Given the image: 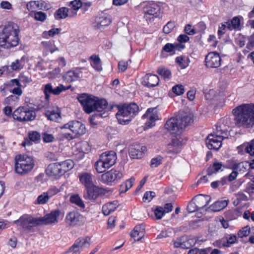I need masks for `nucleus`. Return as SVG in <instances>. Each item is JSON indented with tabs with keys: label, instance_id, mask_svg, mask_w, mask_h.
Instances as JSON below:
<instances>
[{
	"label": "nucleus",
	"instance_id": "21",
	"mask_svg": "<svg viewBox=\"0 0 254 254\" xmlns=\"http://www.w3.org/2000/svg\"><path fill=\"white\" fill-rule=\"evenodd\" d=\"M211 199V197L208 195H204L202 194L196 195L194 197L193 200H194L197 207L199 209H202L205 206H207Z\"/></svg>",
	"mask_w": 254,
	"mask_h": 254
},
{
	"label": "nucleus",
	"instance_id": "64",
	"mask_svg": "<svg viewBox=\"0 0 254 254\" xmlns=\"http://www.w3.org/2000/svg\"><path fill=\"white\" fill-rule=\"evenodd\" d=\"M245 151L251 156H254V139L246 147Z\"/></svg>",
	"mask_w": 254,
	"mask_h": 254
},
{
	"label": "nucleus",
	"instance_id": "27",
	"mask_svg": "<svg viewBox=\"0 0 254 254\" xmlns=\"http://www.w3.org/2000/svg\"><path fill=\"white\" fill-rule=\"evenodd\" d=\"M111 23L110 16L103 15L97 18L95 21L94 27L96 29H101L104 27L107 26Z\"/></svg>",
	"mask_w": 254,
	"mask_h": 254
},
{
	"label": "nucleus",
	"instance_id": "17",
	"mask_svg": "<svg viewBox=\"0 0 254 254\" xmlns=\"http://www.w3.org/2000/svg\"><path fill=\"white\" fill-rule=\"evenodd\" d=\"M100 158L102 160V161L104 162L106 165V167L109 168L115 164L117 160V155L115 151H110L102 154Z\"/></svg>",
	"mask_w": 254,
	"mask_h": 254
},
{
	"label": "nucleus",
	"instance_id": "10",
	"mask_svg": "<svg viewBox=\"0 0 254 254\" xmlns=\"http://www.w3.org/2000/svg\"><path fill=\"white\" fill-rule=\"evenodd\" d=\"M61 129H68L73 133L76 137L83 135L86 132L85 126L80 122L72 121L60 127Z\"/></svg>",
	"mask_w": 254,
	"mask_h": 254
},
{
	"label": "nucleus",
	"instance_id": "45",
	"mask_svg": "<svg viewBox=\"0 0 254 254\" xmlns=\"http://www.w3.org/2000/svg\"><path fill=\"white\" fill-rule=\"evenodd\" d=\"M70 200L71 203L76 204L79 207L82 208H85V204L79 195H74L71 196Z\"/></svg>",
	"mask_w": 254,
	"mask_h": 254
},
{
	"label": "nucleus",
	"instance_id": "22",
	"mask_svg": "<svg viewBox=\"0 0 254 254\" xmlns=\"http://www.w3.org/2000/svg\"><path fill=\"white\" fill-rule=\"evenodd\" d=\"M45 115L48 119L50 121L60 122L61 120V112L58 107L55 109L46 110Z\"/></svg>",
	"mask_w": 254,
	"mask_h": 254
},
{
	"label": "nucleus",
	"instance_id": "13",
	"mask_svg": "<svg viewBox=\"0 0 254 254\" xmlns=\"http://www.w3.org/2000/svg\"><path fill=\"white\" fill-rule=\"evenodd\" d=\"M226 137L227 136L211 133L207 136L206 139V146L209 149L218 150L222 146V141L226 139Z\"/></svg>",
	"mask_w": 254,
	"mask_h": 254
},
{
	"label": "nucleus",
	"instance_id": "36",
	"mask_svg": "<svg viewBox=\"0 0 254 254\" xmlns=\"http://www.w3.org/2000/svg\"><path fill=\"white\" fill-rule=\"evenodd\" d=\"M59 163L63 175H64L67 171L71 169L74 165L73 162L70 159H68Z\"/></svg>",
	"mask_w": 254,
	"mask_h": 254
},
{
	"label": "nucleus",
	"instance_id": "62",
	"mask_svg": "<svg viewBox=\"0 0 254 254\" xmlns=\"http://www.w3.org/2000/svg\"><path fill=\"white\" fill-rule=\"evenodd\" d=\"M47 17L46 14L42 11H37L34 14V18L38 21H44Z\"/></svg>",
	"mask_w": 254,
	"mask_h": 254
},
{
	"label": "nucleus",
	"instance_id": "51",
	"mask_svg": "<svg viewBox=\"0 0 254 254\" xmlns=\"http://www.w3.org/2000/svg\"><path fill=\"white\" fill-rule=\"evenodd\" d=\"M186 59L184 56L178 57L176 59V62L178 63L182 68H185L188 65V63L186 61Z\"/></svg>",
	"mask_w": 254,
	"mask_h": 254
},
{
	"label": "nucleus",
	"instance_id": "34",
	"mask_svg": "<svg viewBox=\"0 0 254 254\" xmlns=\"http://www.w3.org/2000/svg\"><path fill=\"white\" fill-rule=\"evenodd\" d=\"M90 59L92 61L91 65L94 69L97 71H101L102 70L101 62L99 56L93 55L90 57Z\"/></svg>",
	"mask_w": 254,
	"mask_h": 254
},
{
	"label": "nucleus",
	"instance_id": "57",
	"mask_svg": "<svg viewBox=\"0 0 254 254\" xmlns=\"http://www.w3.org/2000/svg\"><path fill=\"white\" fill-rule=\"evenodd\" d=\"M194 200H192L188 204L187 206V210L190 213L194 212L199 210V208L197 207V205L195 201H193Z\"/></svg>",
	"mask_w": 254,
	"mask_h": 254
},
{
	"label": "nucleus",
	"instance_id": "54",
	"mask_svg": "<svg viewBox=\"0 0 254 254\" xmlns=\"http://www.w3.org/2000/svg\"><path fill=\"white\" fill-rule=\"evenodd\" d=\"M69 6L71 7V9H69V10L71 9L77 10L81 8L82 1L81 0H74L70 2Z\"/></svg>",
	"mask_w": 254,
	"mask_h": 254
},
{
	"label": "nucleus",
	"instance_id": "18",
	"mask_svg": "<svg viewBox=\"0 0 254 254\" xmlns=\"http://www.w3.org/2000/svg\"><path fill=\"white\" fill-rule=\"evenodd\" d=\"M159 79L155 74L147 73L142 78L141 83L148 87H153L158 85Z\"/></svg>",
	"mask_w": 254,
	"mask_h": 254
},
{
	"label": "nucleus",
	"instance_id": "11",
	"mask_svg": "<svg viewBox=\"0 0 254 254\" xmlns=\"http://www.w3.org/2000/svg\"><path fill=\"white\" fill-rule=\"evenodd\" d=\"M71 85L65 86L62 84H60L59 86L55 88H53L52 83H47L43 86V91L44 92L45 99L49 100L50 98V95L53 94L55 96L60 95L63 91L70 89Z\"/></svg>",
	"mask_w": 254,
	"mask_h": 254
},
{
	"label": "nucleus",
	"instance_id": "28",
	"mask_svg": "<svg viewBox=\"0 0 254 254\" xmlns=\"http://www.w3.org/2000/svg\"><path fill=\"white\" fill-rule=\"evenodd\" d=\"M106 110H95L96 112L89 118L90 123L97 125L96 122H98L100 118H106L108 116V113L105 111Z\"/></svg>",
	"mask_w": 254,
	"mask_h": 254
},
{
	"label": "nucleus",
	"instance_id": "1",
	"mask_svg": "<svg viewBox=\"0 0 254 254\" xmlns=\"http://www.w3.org/2000/svg\"><path fill=\"white\" fill-rule=\"evenodd\" d=\"M19 29L16 24L9 22L4 26H0V47L9 49L19 43Z\"/></svg>",
	"mask_w": 254,
	"mask_h": 254
},
{
	"label": "nucleus",
	"instance_id": "32",
	"mask_svg": "<svg viewBox=\"0 0 254 254\" xmlns=\"http://www.w3.org/2000/svg\"><path fill=\"white\" fill-rule=\"evenodd\" d=\"M229 200H218L212 204L210 208L214 212H218L225 208Z\"/></svg>",
	"mask_w": 254,
	"mask_h": 254
},
{
	"label": "nucleus",
	"instance_id": "16",
	"mask_svg": "<svg viewBox=\"0 0 254 254\" xmlns=\"http://www.w3.org/2000/svg\"><path fill=\"white\" fill-rule=\"evenodd\" d=\"M61 213L60 210H55L52 211L50 214L45 215L44 217H39L40 225L57 223L58 222V217Z\"/></svg>",
	"mask_w": 254,
	"mask_h": 254
},
{
	"label": "nucleus",
	"instance_id": "52",
	"mask_svg": "<svg viewBox=\"0 0 254 254\" xmlns=\"http://www.w3.org/2000/svg\"><path fill=\"white\" fill-rule=\"evenodd\" d=\"M60 136L61 140H64V139L70 140L77 138L75 135L70 131L69 132L63 131L60 133Z\"/></svg>",
	"mask_w": 254,
	"mask_h": 254
},
{
	"label": "nucleus",
	"instance_id": "60",
	"mask_svg": "<svg viewBox=\"0 0 254 254\" xmlns=\"http://www.w3.org/2000/svg\"><path fill=\"white\" fill-rule=\"evenodd\" d=\"M186 236H183L180 238H177L174 243L175 248H180L184 249V240H186Z\"/></svg>",
	"mask_w": 254,
	"mask_h": 254
},
{
	"label": "nucleus",
	"instance_id": "49",
	"mask_svg": "<svg viewBox=\"0 0 254 254\" xmlns=\"http://www.w3.org/2000/svg\"><path fill=\"white\" fill-rule=\"evenodd\" d=\"M240 26V20L237 17H234L231 22V24H228L227 28L229 30H231L232 28L236 29Z\"/></svg>",
	"mask_w": 254,
	"mask_h": 254
},
{
	"label": "nucleus",
	"instance_id": "50",
	"mask_svg": "<svg viewBox=\"0 0 254 254\" xmlns=\"http://www.w3.org/2000/svg\"><path fill=\"white\" fill-rule=\"evenodd\" d=\"M154 216L156 220L161 219L163 215L165 214V212L163 210V208L161 206H158L154 210Z\"/></svg>",
	"mask_w": 254,
	"mask_h": 254
},
{
	"label": "nucleus",
	"instance_id": "3",
	"mask_svg": "<svg viewBox=\"0 0 254 254\" xmlns=\"http://www.w3.org/2000/svg\"><path fill=\"white\" fill-rule=\"evenodd\" d=\"M77 99L87 114H90L95 110H106L108 107V103L105 99H99L86 93L79 95Z\"/></svg>",
	"mask_w": 254,
	"mask_h": 254
},
{
	"label": "nucleus",
	"instance_id": "2",
	"mask_svg": "<svg viewBox=\"0 0 254 254\" xmlns=\"http://www.w3.org/2000/svg\"><path fill=\"white\" fill-rule=\"evenodd\" d=\"M238 127H250L254 125V104H243L233 110Z\"/></svg>",
	"mask_w": 254,
	"mask_h": 254
},
{
	"label": "nucleus",
	"instance_id": "42",
	"mask_svg": "<svg viewBox=\"0 0 254 254\" xmlns=\"http://www.w3.org/2000/svg\"><path fill=\"white\" fill-rule=\"evenodd\" d=\"M222 164L220 162H214L212 166H210L207 170V175H211L212 174L217 172L222 167Z\"/></svg>",
	"mask_w": 254,
	"mask_h": 254
},
{
	"label": "nucleus",
	"instance_id": "46",
	"mask_svg": "<svg viewBox=\"0 0 254 254\" xmlns=\"http://www.w3.org/2000/svg\"><path fill=\"white\" fill-rule=\"evenodd\" d=\"M157 72L161 75L165 79H169L171 77V71L165 68L159 67L157 69Z\"/></svg>",
	"mask_w": 254,
	"mask_h": 254
},
{
	"label": "nucleus",
	"instance_id": "30",
	"mask_svg": "<svg viewBox=\"0 0 254 254\" xmlns=\"http://www.w3.org/2000/svg\"><path fill=\"white\" fill-rule=\"evenodd\" d=\"M156 112V108H149L148 109L146 113L143 115V117L147 116L148 117L149 121L147 122L146 125L149 127L153 126L152 124L158 119V116L155 114Z\"/></svg>",
	"mask_w": 254,
	"mask_h": 254
},
{
	"label": "nucleus",
	"instance_id": "43",
	"mask_svg": "<svg viewBox=\"0 0 254 254\" xmlns=\"http://www.w3.org/2000/svg\"><path fill=\"white\" fill-rule=\"evenodd\" d=\"M110 173L113 183L118 181L123 177V173L119 171L112 169L110 170Z\"/></svg>",
	"mask_w": 254,
	"mask_h": 254
},
{
	"label": "nucleus",
	"instance_id": "40",
	"mask_svg": "<svg viewBox=\"0 0 254 254\" xmlns=\"http://www.w3.org/2000/svg\"><path fill=\"white\" fill-rule=\"evenodd\" d=\"M186 240H184V249H189L195 245L197 240L192 236H186Z\"/></svg>",
	"mask_w": 254,
	"mask_h": 254
},
{
	"label": "nucleus",
	"instance_id": "8",
	"mask_svg": "<svg viewBox=\"0 0 254 254\" xmlns=\"http://www.w3.org/2000/svg\"><path fill=\"white\" fill-rule=\"evenodd\" d=\"M12 117L20 122L30 121L35 118V113L27 110L25 106L20 107L14 111Z\"/></svg>",
	"mask_w": 254,
	"mask_h": 254
},
{
	"label": "nucleus",
	"instance_id": "26",
	"mask_svg": "<svg viewBox=\"0 0 254 254\" xmlns=\"http://www.w3.org/2000/svg\"><path fill=\"white\" fill-rule=\"evenodd\" d=\"M80 74H81V72L78 69L75 70H69L63 75V78L64 81L67 82H71L80 78Z\"/></svg>",
	"mask_w": 254,
	"mask_h": 254
},
{
	"label": "nucleus",
	"instance_id": "37",
	"mask_svg": "<svg viewBox=\"0 0 254 254\" xmlns=\"http://www.w3.org/2000/svg\"><path fill=\"white\" fill-rule=\"evenodd\" d=\"M32 4L36 5L37 8L42 10L48 9L50 6L45 1L43 0L31 1L28 3L27 4L28 8H29V5Z\"/></svg>",
	"mask_w": 254,
	"mask_h": 254
},
{
	"label": "nucleus",
	"instance_id": "56",
	"mask_svg": "<svg viewBox=\"0 0 254 254\" xmlns=\"http://www.w3.org/2000/svg\"><path fill=\"white\" fill-rule=\"evenodd\" d=\"M175 27V23L172 21H169L164 26L163 29V32L165 34H169Z\"/></svg>",
	"mask_w": 254,
	"mask_h": 254
},
{
	"label": "nucleus",
	"instance_id": "4",
	"mask_svg": "<svg viewBox=\"0 0 254 254\" xmlns=\"http://www.w3.org/2000/svg\"><path fill=\"white\" fill-rule=\"evenodd\" d=\"M192 122V116L186 114L180 116L172 117L168 119L166 121L164 127L172 134L178 135L181 134L184 129Z\"/></svg>",
	"mask_w": 254,
	"mask_h": 254
},
{
	"label": "nucleus",
	"instance_id": "20",
	"mask_svg": "<svg viewBox=\"0 0 254 254\" xmlns=\"http://www.w3.org/2000/svg\"><path fill=\"white\" fill-rule=\"evenodd\" d=\"M181 145L182 141L179 138L177 137L172 138L171 143L168 145L166 150L167 153L173 155L178 154L181 151L180 146Z\"/></svg>",
	"mask_w": 254,
	"mask_h": 254
},
{
	"label": "nucleus",
	"instance_id": "35",
	"mask_svg": "<svg viewBox=\"0 0 254 254\" xmlns=\"http://www.w3.org/2000/svg\"><path fill=\"white\" fill-rule=\"evenodd\" d=\"M69 9L66 7H62L56 10L54 14L55 18L56 19H64L69 16Z\"/></svg>",
	"mask_w": 254,
	"mask_h": 254
},
{
	"label": "nucleus",
	"instance_id": "59",
	"mask_svg": "<svg viewBox=\"0 0 254 254\" xmlns=\"http://www.w3.org/2000/svg\"><path fill=\"white\" fill-rule=\"evenodd\" d=\"M80 152L83 153H87L90 150V147L87 142H82L80 143V146L78 147Z\"/></svg>",
	"mask_w": 254,
	"mask_h": 254
},
{
	"label": "nucleus",
	"instance_id": "7",
	"mask_svg": "<svg viewBox=\"0 0 254 254\" xmlns=\"http://www.w3.org/2000/svg\"><path fill=\"white\" fill-rule=\"evenodd\" d=\"M14 223L22 228L23 231L27 233L35 232V227L40 225L39 218H34L31 216L24 215L20 217Z\"/></svg>",
	"mask_w": 254,
	"mask_h": 254
},
{
	"label": "nucleus",
	"instance_id": "5",
	"mask_svg": "<svg viewBox=\"0 0 254 254\" xmlns=\"http://www.w3.org/2000/svg\"><path fill=\"white\" fill-rule=\"evenodd\" d=\"M118 112L116 116L120 124L127 125L139 111V107L134 103L124 104L117 106Z\"/></svg>",
	"mask_w": 254,
	"mask_h": 254
},
{
	"label": "nucleus",
	"instance_id": "55",
	"mask_svg": "<svg viewBox=\"0 0 254 254\" xmlns=\"http://www.w3.org/2000/svg\"><path fill=\"white\" fill-rule=\"evenodd\" d=\"M172 91L177 95H182L185 92L184 86L181 84L176 85L172 88Z\"/></svg>",
	"mask_w": 254,
	"mask_h": 254
},
{
	"label": "nucleus",
	"instance_id": "48",
	"mask_svg": "<svg viewBox=\"0 0 254 254\" xmlns=\"http://www.w3.org/2000/svg\"><path fill=\"white\" fill-rule=\"evenodd\" d=\"M102 161L100 157V159L95 164V167L96 171L100 173L104 172L106 169H108V167H106V165L104 162Z\"/></svg>",
	"mask_w": 254,
	"mask_h": 254
},
{
	"label": "nucleus",
	"instance_id": "12",
	"mask_svg": "<svg viewBox=\"0 0 254 254\" xmlns=\"http://www.w3.org/2000/svg\"><path fill=\"white\" fill-rule=\"evenodd\" d=\"M84 219L83 216L78 212L73 211L67 214L65 218V223L67 226L73 227L82 225Z\"/></svg>",
	"mask_w": 254,
	"mask_h": 254
},
{
	"label": "nucleus",
	"instance_id": "47",
	"mask_svg": "<svg viewBox=\"0 0 254 254\" xmlns=\"http://www.w3.org/2000/svg\"><path fill=\"white\" fill-rule=\"evenodd\" d=\"M225 242L223 244L224 247H229L231 244L236 242L237 237L234 235H229L225 238Z\"/></svg>",
	"mask_w": 254,
	"mask_h": 254
},
{
	"label": "nucleus",
	"instance_id": "63",
	"mask_svg": "<svg viewBox=\"0 0 254 254\" xmlns=\"http://www.w3.org/2000/svg\"><path fill=\"white\" fill-rule=\"evenodd\" d=\"M155 196V193L154 191H146L143 196V201H146L147 200L148 201V202L150 201L153 197Z\"/></svg>",
	"mask_w": 254,
	"mask_h": 254
},
{
	"label": "nucleus",
	"instance_id": "15",
	"mask_svg": "<svg viewBox=\"0 0 254 254\" xmlns=\"http://www.w3.org/2000/svg\"><path fill=\"white\" fill-rule=\"evenodd\" d=\"M205 62L207 67L217 68L221 65V58L218 53L210 52L206 56Z\"/></svg>",
	"mask_w": 254,
	"mask_h": 254
},
{
	"label": "nucleus",
	"instance_id": "44",
	"mask_svg": "<svg viewBox=\"0 0 254 254\" xmlns=\"http://www.w3.org/2000/svg\"><path fill=\"white\" fill-rule=\"evenodd\" d=\"M49 197L46 192H43L41 195H39L35 201L34 204H44L47 203L49 201Z\"/></svg>",
	"mask_w": 254,
	"mask_h": 254
},
{
	"label": "nucleus",
	"instance_id": "39",
	"mask_svg": "<svg viewBox=\"0 0 254 254\" xmlns=\"http://www.w3.org/2000/svg\"><path fill=\"white\" fill-rule=\"evenodd\" d=\"M42 45L47 51H50L51 53L59 50L55 46L54 41L42 42Z\"/></svg>",
	"mask_w": 254,
	"mask_h": 254
},
{
	"label": "nucleus",
	"instance_id": "41",
	"mask_svg": "<svg viewBox=\"0 0 254 254\" xmlns=\"http://www.w3.org/2000/svg\"><path fill=\"white\" fill-rule=\"evenodd\" d=\"M111 178L110 171H109L101 175L100 180L103 184L111 186L113 183Z\"/></svg>",
	"mask_w": 254,
	"mask_h": 254
},
{
	"label": "nucleus",
	"instance_id": "29",
	"mask_svg": "<svg viewBox=\"0 0 254 254\" xmlns=\"http://www.w3.org/2000/svg\"><path fill=\"white\" fill-rule=\"evenodd\" d=\"M142 148L139 145H132L129 149V154L133 158H141L143 157Z\"/></svg>",
	"mask_w": 254,
	"mask_h": 254
},
{
	"label": "nucleus",
	"instance_id": "14",
	"mask_svg": "<svg viewBox=\"0 0 254 254\" xmlns=\"http://www.w3.org/2000/svg\"><path fill=\"white\" fill-rule=\"evenodd\" d=\"M143 12L145 16L147 15L152 16V18L159 17L160 15V7L154 1H149L144 3Z\"/></svg>",
	"mask_w": 254,
	"mask_h": 254
},
{
	"label": "nucleus",
	"instance_id": "53",
	"mask_svg": "<svg viewBox=\"0 0 254 254\" xmlns=\"http://www.w3.org/2000/svg\"><path fill=\"white\" fill-rule=\"evenodd\" d=\"M250 233V228L249 226H246L239 231L238 236L240 238H243L248 236Z\"/></svg>",
	"mask_w": 254,
	"mask_h": 254
},
{
	"label": "nucleus",
	"instance_id": "24",
	"mask_svg": "<svg viewBox=\"0 0 254 254\" xmlns=\"http://www.w3.org/2000/svg\"><path fill=\"white\" fill-rule=\"evenodd\" d=\"M46 173L51 176H62L60 163H53L50 164L46 169Z\"/></svg>",
	"mask_w": 254,
	"mask_h": 254
},
{
	"label": "nucleus",
	"instance_id": "6",
	"mask_svg": "<svg viewBox=\"0 0 254 254\" xmlns=\"http://www.w3.org/2000/svg\"><path fill=\"white\" fill-rule=\"evenodd\" d=\"M34 166V161L32 157L27 155H19L15 158V171L18 174L25 175L28 174Z\"/></svg>",
	"mask_w": 254,
	"mask_h": 254
},
{
	"label": "nucleus",
	"instance_id": "33",
	"mask_svg": "<svg viewBox=\"0 0 254 254\" xmlns=\"http://www.w3.org/2000/svg\"><path fill=\"white\" fill-rule=\"evenodd\" d=\"M90 239L89 237L80 238L77 239L73 244V247L80 248L88 247L90 245Z\"/></svg>",
	"mask_w": 254,
	"mask_h": 254
},
{
	"label": "nucleus",
	"instance_id": "25",
	"mask_svg": "<svg viewBox=\"0 0 254 254\" xmlns=\"http://www.w3.org/2000/svg\"><path fill=\"white\" fill-rule=\"evenodd\" d=\"M40 139L41 135L38 132L36 131L29 132L28 133V138H25L24 140L22 143V145L24 147L26 145H31V141L37 143L39 142Z\"/></svg>",
	"mask_w": 254,
	"mask_h": 254
},
{
	"label": "nucleus",
	"instance_id": "19",
	"mask_svg": "<svg viewBox=\"0 0 254 254\" xmlns=\"http://www.w3.org/2000/svg\"><path fill=\"white\" fill-rule=\"evenodd\" d=\"M185 47V45L181 43H175L172 44L168 43L163 47L161 55L163 56V52H165L169 53L170 55H173L175 54L176 51H181Z\"/></svg>",
	"mask_w": 254,
	"mask_h": 254
},
{
	"label": "nucleus",
	"instance_id": "38",
	"mask_svg": "<svg viewBox=\"0 0 254 254\" xmlns=\"http://www.w3.org/2000/svg\"><path fill=\"white\" fill-rule=\"evenodd\" d=\"M134 180V178H130L122 184L120 188V193L126 192L130 189L132 187Z\"/></svg>",
	"mask_w": 254,
	"mask_h": 254
},
{
	"label": "nucleus",
	"instance_id": "31",
	"mask_svg": "<svg viewBox=\"0 0 254 254\" xmlns=\"http://www.w3.org/2000/svg\"><path fill=\"white\" fill-rule=\"evenodd\" d=\"M118 205V202L117 201L110 202L104 204L102 207V211L103 214L106 216L109 215L115 210Z\"/></svg>",
	"mask_w": 254,
	"mask_h": 254
},
{
	"label": "nucleus",
	"instance_id": "23",
	"mask_svg": "<svg viewBox=\"0 0 254 254\" xmlns=\"http://www.w3.org/2000/svg\"><path fill=\"white\" fill-rule=\"evenodd\" d=\"M80 182L83 185L85 189L94 185L93 176L89 173L84 172L79 175Z\"/></svg>",
	"mask_w": 254,
	"mask_h": 254
},
{
	"label": "nucleus",
	"instance_id": "58",
	"mask_svg": "<svg viewBox=\"0 0 254 254\" xmlns=\"http://www.w3.org/2000/svg\"><path fill=\"white\" fill-rule=\"evenodd\" d=\"M22 60H16L14 62H13L11 64V68L13 70H19L23 68V64H22Z\"/></svg>",
	"mask_w": 254,
	"mask_h": 254
},
{
	"label": "nucleus",
	"instance_id": "9",
	"mask_svg": "<svg viewBox=\"0 0 254 254\" xmlns=\"http://www.w3.org/2000/svg\"><path fill=\"white\" fill-rule=\"evenodd\" d=\"M105 193V189L93 185L85 189L83 197L86 200L94 201L99 196L104 195Z\"/></svg>",
	"mask_w": 254,
	"mask_h": 254
},
{
	"label": "nucleus",
	"instance_id": "61",
	"mask_svg": "<svg viewBox=\"0 0 254 254\" xmlns=\"http://www.w3.org/2000/svg\"><path fill=\"white\" fill-rule=\"evenodd\" d=\"M163 158L161 156H158L156 158H153L151 160L150 166L151 167H157L162 164Z\"/></svg>",
	"mask_w": 254,
	"mask_h": 254
}]
</instances>
